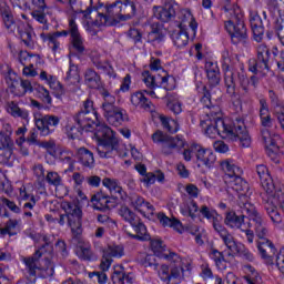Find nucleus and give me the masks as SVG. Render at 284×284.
Instances as JSON below:
<instances>
[{"label": "nucleus", "instance_id": "obj_1", "mask_svg": "<svg viewBox=\"0 0 284 284\" xmlns=\"http://www.w3.org/2000/svg\"><path fill=\"white\" fill-rule=\"evenodd\" d=\"M197 93L201 103L209 110L206 111L205 134L209 135L210 139H215L216 134H219V136L229 139V141H240L242 148H250V145H252V138H250V133H247L245 122L237 119L233 124L225 123L221 106L212 104V94L210 90H207V87L204 84L197 85Z\"/></svg>", "mask_w": 284, "mask_h": 284}, {"label": "nucleus", "instance_id": "obj_2", "mask_svg": "<svg viewBox=\"0 0 284 284\" xmlns=\"http://www.w3.org/2000/svg\"><path fill=\"white\" fill-rule=\"evenodd\" d=\"M73 121L77 122L81 130H88V128L95 125V136L100 141L98 154L101 159H113L116 154L122 156V159L128 156V149L119 143L114 131L108 124L99 121V114L94 110V102L92 100L87 99L83 102L82 109L73 115Z\"/></svg>", "mask_w": 284, "mask_h": 284}, {"label": "nucleus", "instance_id": "obj_3", "mask_svg": "<svg viewBox=\"0 0 284 284\" xmlns=\"http://www.w3.org/2000/svg\"><path fill=\"white\" fill-rule=\"evenodd\" d=\"M136 0H120L112 4L100 6L97 10L95 26H116L120 21H129L136 17Z\"/></svg>", "mask_w": 284, "mask_h": 284}, {"label": "nucleus", "instance_id": "obj_4", "mask_svg": "<svg viewBox=\"0 0 284 284\" xmlns=\"http://www.w3.org/2000/svg\"><path fill=\"white\" fill-rule=\"evenodd\" d=\"M52 251L37 250L33 255L23 258L26 271L31 278H48L54 274L52 262L50 261Z\"/></svg>", "mask_w": 284, "mask_h": 284}, {"label": "nucleus", "instance_id": "obj_5", "mask_svg": "<svg viewBox=\"0 0 284 284\" xmlns=\"http://www.w3.org/2000/svg\"><path fill=\"white\" fill-rule=\"evenodd\" d=\"M169 253H161V258L164 261H169V263H174L175 266L171 267L162 264L159 270V277L166 284L172 283H181V278H183V274L185 272V262L181 258V256L174 252L168 251Z\"/></svg>", "mask_w": 284, "mask_h": 284}, {"label": "nucleus", "instance_id": "obj_6", "mask_svg": "<svg viewBox=\"0 0 284 284\" xmlns=\"http://www.w3.org/2000/svg\"><path fill=\"white\" fill-rule=\"evenodd\" d=\"M221 168L225 173L224 180L227 185L234 190L240 196H245L247 192H250V184L247 181L241 178L243 175V169L241 166L235 165L234 161L225 160L221 162Z\"/></svg>", "mask_w": 284, "mask_h": 284}, {"label": "nucleus", "instance_id": "obj_7", "mask_svg": "<svg viewBox=\"0 0 284 284\" xmlns=\"http://www.w3.org/2000/svg\"><path fill=\"white\" fill-rule=\"evenodd\" d=\"M243 213L248 214L250 221L254 223L255 234L258 239L257 248L267 250L268 247L270 250H274V243L265 237L267 236V229L265 227V224H263V217L256 210V206H254V204H245L243 206Z\"/></svg>", "mask_w": 284, "mask_h": 284}, {"label": "nucleus", "instance_id": "obj_8", "mask_svg": "<svg viewBox=\"0 0 284 284\" xmlns=\"http://www.w3.org/2000/svg\"><path fill=\"white\" fill-rule=\"evenodd\" d=\"M234 63H236L234 55L230 51L224 50L222 52V70L224 72L226 92L230 97L236 95V78L239 73H234Z\"/></svg>", "mask_w": 284, "mask_h": 284}, {"label": "nucleus", "instance_id": "obj_9", "mask_svg": "<svg viewBox=\"0 0 284 284\" xmlns=\"http://www.w3.org/2000/svg\"><path fill=\"white\" fill-rule=\"evenodd\" d=\"M125 256V252L123 250H103L102 251V258L100 263V270L89 273V278H98V283L104 284L108 283V270L112 267V263H114V258H121Z\"/></svg>", "mask_w": 284, "mask_h": 284}, {"label": "nucleus", "instance_id": "obj_10", "mask_svg": "<svg viewBox=\"0 0 284 284\" xmlns=\"http://www.w3.org/2000/svg\"><path fill=\"white\" fill-rule=\"evenodd\" d=\"M119 214L126 223H130L134 229L135 235H131L132 239H138V241H150V234L148 233V227L141 221V217L135 215L132 210L128 206H121Z\"/></svg>", "mask_w": 284, "mask_h": 284}, {"label": "nucleus", "instance_id": "obj_11", "mask_svg": "<svg viewBox=\"0 0 284 284\" xmlns=\"http://www.w3.org/2000/svg\"><path fill=\"white\" fill-rule=\"evenodd\" d=\"M256 59L248 62V70L253 74H263L265 77L270 72V48L265 44H260L256 48Z\"/></svg>", "mask_w": 284, "mask_h": 284}, {"label": "nucleus", "instance_id": "obj_12", "mask_svg": "<svg viewBox=\"0 0 284 284\" xmlns=\"http://www.w3.org/2000/svg\"><path fill=\"white\" fill-rule=\"evenodd\" d=\"M62 209L67 214L69 227H71L74 236H79V234H81V225L83 219V212L81 211V207H79V204L75 202H64L62 204Z\"/></svg>", "mask_w": 284, "mask_h": 284}, {"label": "nucleus", "instance_id": "obj_13", "mask_svg": "<svg viewBox=\"0 0 284 284\" xmlns=\"http://www.w3.org/2000/svg\"><path fill=\"white\" fill-rule=\"evenodd\" d=\"M225 30L229 32L231 41L234 43V45H239V43H242V45H247L250 37L247 36V27H245V22L243 20L225 22Z\"/></svg>", "mask_w": 284, "mask_h": 284}, {"label": "nucleus", "instance_id": "obj_14", "mask_svg": "<svg viewBox=\"0 0 284 284\" xmlns=\"http://www.w3.org/2000/svg\"><path fill=\"white\" fill-rule=\"evenodd\" d=\"M22 6L26 10H31V14L38 23L45 26L48 23V6L45 0H22Z\"/></svg>", "mask_w": 284, "mask_h": 284}, {"label": "nucleus", "instance_id": "obj_15", "mask_svg": "<svg viewBox=\"0 0 284 284\" xmlns=\"http://www.w3.org/2000/svg\"><path fill=\"white\" fill-rule=\"evenodd\" d=\"M36 128H38L41 136H50L57 128H59V123H61V118L59 115L45 114L40 115L34 119Z\"/></svg>", "mask_w": 284, "mask_h": 284}, {"label": "nucleus", "instance_id": "obj_16", "mask_svg": "<svg viewBox=\"0 0 284 284\" xmlns=\"http://www.w3.org/2000/svg\"><path fill=\"white\" fill-rule=\"evenodd\" d=\"M102 110L108 123L114 128H119V125H123L124 121H128L125 110L114 104H102Z\"/></svg>", "mask_w": 284, "mask_h": 284}, {"label": "nucleus", "instance_id": "obj_17", "mask_svg": "<svg viewBox=\"0 0 284 284\" xmlns=\"http://www.w3.org/2000/svg\"><path fill=\"white\" fill-rule=\"evenodd\" d=\"M255 172L260 179L262 187L267 194H271L266 203H268L271 199H274V194H276V192H284L283 189H276V186H274V181L272 180V175H270V171L265 164H258Z\"/></svg>", "mask_w": 284, "mask_h": 284}, {"label": "nucleus", "instance_id": "obj_18", "mask_svg": "<svg viewBox=\"0 0 284 284\" xmlns=\"http://www.w3.org/2000/svg\"><path fill=\"white\" fill-rule=\"evenodd\" d=\"M176 10H179V3L176 0H165L163 7H154L153 14L155 19H159L163 23L172 21L176 18Z\"/></svg>", "mask_w": 284, "mask_h": 284}, {"label": "nucleus", "instance_id": "obj_19", "mask_svg": "<svg viewBox=\"0 0 284 284\" xmlns=\"http://www.w3.org/2000/svg\"><path fill=\"white\" fill-rule=\"evenodd\" d=\"M262 17L264 20L258 14H254L250 19L253 38L257 43L263 41L265 26H270V20H267V13L265 11H263Z\"/></svg>", "mask_w": 284, "mask_h": 284}, {"label": "nucleus", "instance_id": "obj_20", "mask_svg": "<svg viewBox=\"0 0 284 284\" xmlns=\"http://www.w3.org/2000/svg\"><path fill=\"white\" fill-rule=\"evenodd\" d=\"M12 132L13 130L10 123L0 121V150H8V156H11L12 148H14Z\"/></svg>", "mask_w": 284, "mask_h": 284}, {"label": "nucleus", "instance_id": "obj_21", "mask_svg": "<svg viewBox=\"0 0 284 284\" xmlns=\"http://www.w3.org/2000/svg\"><path fill=\"white\" fill-rule=\"evenodd\" d=\"M261 138H262L263 143L265 144L267 156H270V159L275 161V159H276V156H278V152L281 150V146H278V143L276 141H278V139H281V136L275 135V138H272L270 130L263 129L261 131Z\"/></svg>", "mask_w": 284, "mask_h": 284}, {"label": "nucleus", "instance_id": "obj_22", "mask_svg": "<svg viewBox=\"0 0 284 284\" xmlns=\"http://www.w3.org/2000/svg\"><path fill=\"white\" fill-rule=\"evenodd\" d=\"M185 148V140L183 138L176 135L172 136L169 135L165 140L164 143H162V154L164 156H173L175 152H180Z\"/></svg>", "mask_w": 284, "mask_h": 284}, {"label": "nucleus", "instance_id": "obj_23", "mask_svg": "<svg viewBox=\"0 0 284 284\" xmlns=\"http://www.w3.org/2000/svg\"><path fill=\"white\" fill-rule=\"evenodd\" d=\"M252 205V203L246 202L243 203L241 205V215H236L235 212L231 211L229 213H226V216L224 219V223L227 225V227H231L232 230H243L245 227V214H247L248 219H250V213H243V207H245V205Z\"/></svg>", "mask_w": 284, "mask_h": 284}, {"label": "nucleus", "instance_id": "obj_24", "mask_svg": "<svg viewBox=\"0 0 284 284\" xmlns=\"http://www.w3.org/2000/svg\"><path fill=\"white\" fill-rule=\"evenodd\" d=\"M91 61L93 65L98 70H101L104 74H108L110 79H116V72L114 71V68H112V64L108 61L103 60L100 53L92 52L91 53Z\"/></svg>", "mask_w": 284, "mask_h": 284}, {"label": "nucleus", "instance_id": "obj_25", "mask_svg": "<svg viewBox=\"0 0 284 284\" xmlns=\"http://www.w3.org/2000/svg\"><path fill=\"white\" fill-rule=\"evenodd\" d=\"M18 33L22 41V43L26 45V48H34V39L32 38L34 32L32 31V27L24 22L18 23Z\"/></svg>", "mask_w": 284, "mask_h": 284}, {"label": "nucleus", "instance_id": "obj_26", "mask_svg": "<svg viewBox=\"0 0 284 284\" xmlns=\"http://www.w3.org/2000/svg\"><path fill=\"white\" fill-rule=\"evenodd\" d=\"M93 203V207L99 210L100 212H108V210H112L115 207L114 201L110 200L108 195H103L102 193H97L91 199Z\"/></svg>", "mask_w": 284, "mask_h": 284}, {"label": "nucleus", "instance_id": "obj_27", "mask_svg": "<svg viewBox=\"0 0 284 284\" xmlns=\"http://www.w3.org/2000/svg\"><path fill=\"white\" fill-rule=\"evenodd\" d=\"M18 61L24 67L23 74L26 77H37V70H34V64H32V54L28 51H20Z\"/></svg>", "mask_w": 284, "mask_h": 284}, {"label": "nucleus", "instance_id": "obj_28", "mask_svg": "<svg viewBox=\"0 0 284 284\" xmlns=\"http://www.w3.org/2000/svg\"><path fill=\"white\" fill-rule=\"evenodd\" d=\"M236 81H239V85L240 88H242L243 94H250V81L253 88H257L258 85V78L256 75H252L251 78H247V74L243 71L237 72Z\"/></svg>", "mask_w": 284, "mask_h": 284}, {"label": "nucleus", "instance_id": "obj_29", "mask_svg": "<svg viewBox=\"0 0 284 284\" xmlns=\"http://www.w3.org/2000/svg\"><path fill=\"white\" fill-rule=\"evenodd\" d=\"M130 204L138 210V212H143V210H148L151 214L154 212V205L150 202H145V199L139 194H132L130 197Z\"/></svg>", "mask_w": 284, "mask_h": 284}, {"label": "nucleus", "instance_id": "obj_30", "mask_svg": "<svg viewBox=\"0 0 284 284\" xmlns=\"http://www.w3.org/2000/svg\"><path fill=\"white\" fill-rule=\"evenodd\" d=\"M78 154V161L83 165V168H89V170H92L94 168V153L92 151L80 148L77 151Z\"/></svg>", "mask_w": 284, "mask_h": 284}, {"label": "nucleus", "instance_id": "obj_31", "mask_svg": "<svg viewBox=\"0 0 284 284\" xmlns=\"http://www.w3.org/2000/svg\"><path fill=\"white\" fill-rule=\"evenodd\" d=\"M131 103L134 108H139L140 110H151L152 108V101H150L141 91L131 94Z\"/></svg>", "mask_w": 284, "mask_h": 284}, {"label": "nucleus", "instance_id": "obj_32", "mask_svg": "<svg viewBox=\"0 0 284 284\" xmlns=\"http://www.w3.org/2000/svg\"><path fill=\"white\" fill-rule=\"evenodd\" d=\"M0 14L2 17L4 27L9 32H13L17 28V23L14 22V16L12 14V9L10 7L3 4L0 8Z\"/></svg>", "mask_w": 284, "mask_h": 284}, {"label": "nucleus", "instance_id": "obj_33", "mask_svg": "<svg viewBox=\"0 0 284 284\" xmlns=\"http://www.w3.org/2000/svg\"><path fill=\"white\" fill-rule=\"evenodd\" d=\"M196 159L206 168H212L216 162V155L212 151L203 149L201 145H199Z\"/></svg>", "mask_w": 284, "mask_h": 284}, {"label": "nucleus", "instance_id": "obj_34", "mask_svg": "<svg viewBox=\"0 0 284 284\" xmlns=\"http://www.w3.org/2000/svg\"><path fill=\"white\" fill-rule=\"evenodd\" d=\"M206 75L210 85H219V83H221V71L219 65H216L214 62H209L206 64Z\"/></svg>", "mask_w": 284, "mask_h": 284}, {"label": "nucleus", "instance_id": "obj_35", "mask_svg": "<svg viewBox=\"0 0 284 284\" xmlns=\"http://www.w3.org/2000/svg\"><path fill=\"white\" fill-rule=\"evenodd\" d=\"M224 11L226 12V17H229V21H226L225 23H234L236 21L243 20V13L241 12V8H239V6L236 4H230V2H227L224 6Z\"/></svg>", "mask_w": 284, "mask_h": 284}, {"label": "nucleus", "instance_id": "obj_36", "mask_svg": "<svg viewBox=\"0 0 284 284\" xmlns=\"http://www.w3.org/2000/svg\"><path fill=\"white\" fill-rule=\"evenodd\" d=\"M158 220L160 221L161 225H163V227H173V230L180 234L183 232V224H181V221L176 220L175 217L170 219L164 213H159Z\"/></svg>", "mask_w": 284, "mask_h": 284}, {"label": "nucleus", "instance_id": "obj_37", "mask_svg": "<svg viewBox=\"0 0 284 284\" xmlns=\"http://www.w3.org/2000/svg\"><path fill=\"white\" fill-rule=\"evenodd\" d=\"M64 81L68 85H74L72 89L73 92L79 88V83L81 81V75H79V68L74 64H70L69 71L67 72V77Z\"/></svg>", "mask_w": 284, "mask_h": 284}, {"label": "nucleus", "instance_id": "obj_38", "mask_svg": "<svg viewBox=\"0 0 284 284\" xmlns=\"http://www.w3.org/2000/svg\"><path fill=\"white\" fill-rule=\"evenodd\" d=\"M102 185H104V187H108V190H110V192H112L113 194H119L122 201L125 200V191H123V187L119 185L118 180L105 178L102 180Z\"/></svg>", "mask_w": 284, "mask_h": 284}, {"label": "nucleus", "instance_id": "obj_39", "mask_svg": "<svg viewBox=\"0 0 284 284\" xmlns=\"http://www.w3.org/2000/svg\"><path fill=\"white\" fill-rule=\"evenodd\" d=\"M84 81L89 88L93 90H99L101 88V75L92 69H88L84 73Z\"/></svg>", "mask_w": 284, "mask_h": 284}, {"label": "nucleus", "instance_id": "obj_40", "mask_svg": "<svg viewBox=\"0 0 284 284\" xmlns=\"http://www.w3.org/2000/svg\"><path fill=\"white\" fill-rule=\"evenodd\" d=\"M72 37L70 39L71 45L78 54H83L85 52V45L83 44V38L81 37V32H79V29H71Z\"/></svg>", "mask_w": 284, "mask_h": 284}, {"label": "nucleus", "instance_id": "obj_41", "mask_svg": "<svg viewBox=\"0 0 284 284\" xmlns=\"http://www.w3.org/2000/svg\"><path fill=\"white\" fill-rule=\"evenodd\" d=\"M173 43L176 48H185L190 42V36L187 32L183 31V23H180V30L173 32L172 34Z\"/></svg>", "mask_w": 284, "mask_h": 284}, {"label": "nucleus", "instance_id": "obj_42", "mask_svg": "<svg viewBox=\"0 0 284 284\" xmlns=\"http://www.w3.org/2000/svg\"><path fill=\"white\" fill-rule=\"evenodd\" d=\"M7 112L11 114L14 119H28L30 116V113H28L27 110L19 108V104L17 102L11 101L7 103Z\"/></svg>", "mask_w": 284, "mask_h": 284}, {"label": "nucleus", "instance_id": "obj_43", "mask_svg": "<svg viewBox=\"0 0 284 284\" xmlns=\"http://www.w3.org/2000/svg\"><path fill=\"white\" fill-rule=\"evenodd\" d=\"M154 77L155 81V88H164L166 90H172V84H170V81L173 79L168 74L165 70L159 71V73Z\"/></svg>", "mask_w": 284, "mask_h": 284}, {"label": "nucleus", "instance_id": "obj_44", "mask_svg": "<svg viewBox=\"0 0 284 284\" xmlns=\"http://www.w3.org/2000/svg\"><path fill=\"white\" fill-rule=\"evenodd\" d=\"M243 270L246 272L247 275L244 276V281L248 284H260L262 283L261 275H258V272H256V268L252 266L251 264H246L243 266Z\"/></svg>", "mask_w": 284, "mask_h": 284}, {"label": "nucleus", "instance_id": "obj_45", "mask_svg": "<svg viewBox=\"0 0 284 284\" xmlns=\"http://www.w3.org/2000/svg\"><path fill=\"white\" fill-rule=\"evenodd\" d=\"M210 257L215 261L216 265H221V263H226L230 258H234V254H232V251L230 250H224L223 252L213 250L210 253Z\"/></svg>", "mask_w": 284, "mask_h": 284}, {"label": "nucleus", "instance_id": "obj_46", "mask_svg": "<svg viewBox=\"0 0 284 284\" xmlns=\"http://www.w3.org/2000/svg\"><path fill=\"white\" fill-rule=\"evenodd\" d=\"M41 39L43 40L44 43H48L49 48L53 50V52H57L59 50V38L57 37L55 33H42Z\"/></svg>", "mask_w": 284, "mask_h": 284}, {"label": "nucleus", "instance_id": "obj_47", "mask_svg": "<svg viewBox=\"0 0 284 284\" xmlns=\"http://www.w3.org/2000/svg\"><path fill=\"white\" fill-rule=\"evenodd\" d=\"M51 81H49V85L51 90H54V97L57 99H62L65 95V89H63V85L61 82H59L54 77H50Z\"/></svg>", "mask_w": 284, "mask_h": 284}, {"label": "nucleus", "instance_id": "obj_48", "mask_svg": "<svg viewBox=\"0 0 284 284\" xmlns=\"http://www.w3.org/2000/svg\"><path fill=\"white\" fill-rule=\"evenodd\" d=\"M160 121L168 132L174 133L179 132V122L174 119L165 118L164 115H160Z\"/></svg>", "mask_w": 284, "mask_h": 284}, {"label": "nucleus", "instance_id": "obj_49", "mask_svg": "<svg viewBox=\"0 0 284 284\" xmlns=\"http://www.w3.org/2000/svg\"><path fill=\"white\" fill-rule=\"evenodd\" d=\"M44 180L49 185H53V187H59V185H63V179H61V175H59V173L54 171L48 172Z\"/></svg>", "mask_w": 284, "mask_h": 284}, {"label": "nucleus", "instance_id": "obj_50", "mask_svg": "<svg viewBox=\"0 0 284 284\" xmlns=\"http://www.w3.org/2000/svg\"><path fill=\"white\" fill-rule=\"evenodd\" d=\"M111 278L113 284H125V268L123 266L114 267Z\"/></svg>", "mask_w": 284, "mask_h": 284}, {"label": "nucleus", "instance_id": "obj_51", "mask_svg": "<svg viewBox=\"0 0 284 284\" xmlns=\"http://www.w3.org/2000/svg\"><path fill=\"white\" fill-rule=\"evenodd\" d=\"M74 253L80 261H97L99 258L92 250H75Z\"/></svg>", "mask_w": 284, "mask_h": 284}, {"label": "nucleus", "instance_id": "obj_52", "mask_svg": "<svg viewBox=\"0 0 284 284\" xmlns=\"http://www.w3.org/2000/svg\"><path fill=\"white\" fill-rule=\"evenodd\" d=\"M73 29L79 30V26L77 24V21L73 18H71L69 20L68 29L54 32V34L58 39H59V37H68V34H70V37L72 39V30Z\"/></svg>", "mask_w": 284, "mask_h": 284}, {"label": "nucleus", "instance_id": "obj_53", "mask_svg": "<svg viewBox=\"0 0 284 284\" xmlns=\"http://www.w3.org/2000/svg\"><path fill=\"white\" fill-rule=\"evenodd\" d=\"M222 221L223 217L221 215L219 217H214V221H212V226L220 237L230 232L225 226H223Z\"/></svg>", "mask_w": 284, "mask_h": 284}, {"label": "nucleus", "instance_id": "obj_54", "mask_svg": "<svg viewBox=\"0 0 284 284\" xmlns=\"http://www.w3.org/2000/svg\"><path fill=\"white\" fill-rule=\"evenodd\" d=\"M168 90L172 89H165L163 87H155L152 91H145L149 97H152L153 99H165L168 97Z\"/></svg>", "mask_w": 284, "mask_h": 284}, {"label": "nucleus", "instance_id": "obj_55", "mask_svg": "<svg viewBox=\"0 0 284 284\" xmlns=\"http://www.w3.org/2000/svg\"><path fill=\"white\" fill-rule=\"evenodd\" d=\"M38 98L43 101V103H47V105H52V97H50V91L45 89L44 87H38L37 89Z\"/></svg>", "mask_w": 284, "mask_h": 284}, {"label": "nucleus", "instance_id": "obj_56", "mask_svg": "<svg viewBox=\"0 0 284 284\" xmlns=\"http://www.w3.org/2000/svg\"><path fill=\"white\" fill-rule=\"evenodd\" d=\"M59 161L69 165V170H72V168H74V159H72V153L69 151H60Z\"/></svg>", "mask_w": 284, "mask_h": 284}, {"label": "nucleus", "instance_id": "obj_57", "mask_svg": "<svg viewBox=\"0 0 284 284\" xmlns=\"http://www.w3.org/2000/svg\"><path fill=\"white\" fill-rule=\"evenodd\" d=\"M275 32L282 43V45H284V19L282 17H278L275 20Z\"/></svg>", "mask_w": 284, "mask_h": 284}, {"label": "nucleus", "instance_id": "obj_58", "mask_svg": "<svg viewBox=\"0 0 284 284\" xmlns=\"http://www.w3.org/2000/svg\"><path fill=\"white\" fill-rule=\"evenodd\" d=\"M268 99L271 101V105L274 109V112H276V110H281L283 106V102L281 101V99H278V95L276 94V92L270 90L268 91Z\"/></svg>", "mask_w": 284, "mask_h": 284}, {"label": "nucleus", "instance_id": "obj_59", "mask_svg": "<svg viewBox=\"0 0 284 284\" xmlns=\"http://www.w3.org/2000/svg\"><path fill=\"white\" fill-rule=\"evenodd\" d=\"M183 14H184L183 23H185V21H187L192 32H196V28H199V23H196L194 16H192V11L186 10V11H184Z\"/></svg>", "mask_w": 284, "mask_h": 284}, {"label": "nucleus", "instance_id": "obj_60", "mask_svg": "<svg viewBox=\"0 0 284 284\" xmlns=\"http://www.w3.org/2000/svg\"><path fill=\"white\" fill-rule=\"evenodd\" d=\"M260 121H261V126L266 128H272L274 125V119H272V113H260Z\"/></svg>", "mask_w": 284, "mask_h": 284}, {"label": "nucleus", "instance_id": "obj_61", "mask_svg": "<svg viewBox=\"0 0 284 284\" xmlns=\"http://www.w3.org/2000/svg\"><path fill=\"white\" fill-rule=\"evenodd\" d=\"M224 245L227 247V250H236V241L234 240V236L231 235L230 231L221 236Z\"/></svg>", "mask_w": 284, "mask_h": 284}, {"label": "nucleus", "instance_id": "obj_62", "mask_svg": "<svg viewBox=\"0 0 284 284\" xmlns=\"http://www.w3.org/2000/svg\"><path fill=\"white\" fill-rule=\"evenodd\" d=\"M200 213L202 214V216H204V219H212V221H214V219H219L221 216V215H219V213H216V211L210 210V207H207V205H202L200 209Z\"/></svg>", "mask_w": 284, "mask_h": 284}, {"label": "nucleus", "instance_id": "obj_63", "mask_svg": "<svg viewBox=\"0 0 284 284\" xmlns=\"http://www.w3.org/2000/svg\"><path fill=\"white\" fill-rule=\"evenodd\" d=\"M260 256L264 261L265 265H274V256H276V253H274V251L267 253L265 250H260Z\"/></svg>", "mask_w": 284, "mask_h": 284}, {"label": "nucleus", "instance_id": "obj_64", "mask_svg": "<svg viewBox=\"0 0 284 284\" xmlns=\"http://www.w3.org/2000/svg\"><path fill=\"white\" fill-rule=\"evenodd\" d=\"M199 151V144H192L189 149L183 151L184 161H192V156H196Z\"/></svg>", "mask_w": 284, "mask_h": 284}]
</instances>
